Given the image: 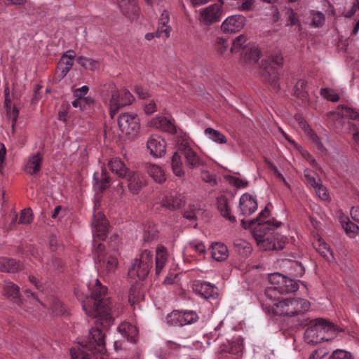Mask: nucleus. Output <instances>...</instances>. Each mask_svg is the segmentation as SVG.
<instances>
[{
    "label": "nucleus",
    "instance_id": "nucleus-11",
    "mask_svg": "<svg viewBox=\"0 0 359 359\" xmlns=\"http://www.w3.org/2000/svg\"><path fill=\"white\" fill-rule=\"evenodd\" d=\"M92 226L96 237L101 240H104L107 237L108 221L102 212H98L94 213Z\"/></svg>",
    "mask_w": 359,
    "mask_h": 359
},
{
    "label": "nucleus",
    "instance_id": "nucleus-5",
    "mask_svg": "<svg viewBox=\"0 0 359 359\" xmlns=\"http://www.w3.org/2000/svg\"><path fill=\"white\" fill-rule=\"evenodd\" d=\"M152 255L149 250H144L140 259H135L128 270L131 278L137 277L139 280H144L152 266Z\"/></svg>",
    "mask_w": 359,
    "mask_h": 359
},
{
    "label": "nucleus",
    "instance_id": "nucleus-3",
    "mask_svg": "<svg viewBox=\"0 0 359 359\" xmlns=\"http://www.w3.org/2000/svg\"><path fill=\"white\" fill-rule=\"evenodd\" d=\"M342 331L337 325L323 318H316L310 322L304 332V341L311 345L317 344L324 340H328L325 336V332Z\"/></svg>",
    "mask_w": 359,
    "mask_h": 359
},
{
    "label": "nucleus",
    "instance_id": "nucleus-23",
    "mask_svg": "<svg viewBox=\"0 0 359 359\" xmlns=\"http://www.w3.org/2000/svg\"><path fill=\"white\" fill-rule=\"evenodd\" d=\"M122 13L128 18H133L137 14L138 7L135 0H116Z\"/></svg>",
    "mask_w": 359,
    "mask_h": 359
},
{
    "label": "nucleus",
    "instance_id": "nucleus-61",
    "mask_svg": "<svg viewBox=\"0 0 359 359\" xmlns=\"http://www.w3.org/2000/svg\"><path fill=\"white\" fill-rule=\"evenodd\" d=\"M318 196L323 201L327 200L329 198V195L327 192V189L320 183L319 186L314 188Z\"/></svg>",
    "mask_w": 359,
    "mask_h": 359
},
{
    "label": "nucleus",
    "instance_id": "nucleus-17",
    "mask_svg": "<svg viewBox=\"0 0 359 359\" xmlns=\"http://www.w3.org/2000/svg\"><path fill=\"white\" fill-rule=\"evenodd\" d=\"M149 126L152 128L170 134H175L177 133L174 123L164 116H157L154 118L149 121Z\"/></svg>",
    "mask_w": 359,
    "mask_h": 359
},
{
    "label": "nucleus",
    "instance_id": "nucleus-16",
    "mask_svg": "<svg viewBox=\"0 0 359 359\" xmlns=\"http://www.w3.org/2000/svg\"><path fill=\"white\" fill-rule=\"evenodd\" d=\"M281 222H277L275 224H272L270 220L262 222H257V225L252 228L253 236L255 240L261 239L263 237L267 236L269 234H272V232H276L275 227H279Z\"/></svg>",
    "mask_w": 359,
    "mask_h": 359
},
{
    "label": "nucleus",
    "instance_id": "nucleus-58",
    "mask_svg": "<svg viewBox=\"0 0 359 359\" xmlns=\"http://www.w3.org/2000/svg\"><path fill=\"white\" fill-rule=\"evenodd\" d=\"M341 107L344 109V111L342 112V116L347 117L350 119H356L359 117V114L357 111H354L351 108H348L346 106L341 105Z\"/></svg>",
    "mask_w": 359,
    "mask_h": 359
},
{
    "label": "nucleus",
    "instance_id": "nucleus-12",
    "mask_svg": "<svg viewBox=\"0 0 359 359\" xmlns=\"http://www.w3.org/2000/svg\"><path fill=\"white\" fill-rule=\"evenodd\" d=\"M125 178L128 181V187L131 193L137 194L146 184L144 176L138 172L130 170Z\"/></svg>",
    "mask_w": 359,
    "mask_h": 359
},
{
    "label": "nucleus",
    "instance_id": "nucleus-59",
    "mask_svg": "<svg viewBox=\"0 0 359 359\" xmlns=\"http://www.w3.org/2000/svg\"><path fill=\"white\" fill-rule=\"evenodd\" d=\"M269 216V210L266 207L259 215V216L253 219L250 220L249 226L255 225L257 222H264L262 219H266Z\"/></svg>",
    "mask_w": 359,
    "mask_h": 359
},
{
    "label": "nucleus",
    "instance_id": "nucleus-21",
    "mask_svg": "<svg viewBox=\"0 0 359 359\" xmlns=\"http://www.w3.org/2000/svg\"><path fill=\"white\" fill-rule=\"evenodd\" d=\"M284 277V276L279 273H274L269 276V281L272 286L268 287L266 290L265 295L267 299L273 300V294L278 292L279 287L281 286Z\"/></svg>",
    "mask_w": 359,
    "mask_h": 359
},
{
    "label": "nucleus",
    "instance_id": "nucleus-2",
    "mask_svg": "<svg viewBox=\"0 0 359 359\" xmlns=\"http://www.w3.org/2000/svg\"><path fill=\"white\" fill-rule=\"evenodd\" d=\"M272 304L266 303L271 308L273 314L294 317L304 314L310 308V302L302 298H287L276 302L272 300Z\"/></svg>",
    "mask_w": 359,
    "mask_h": 359
},
{
    "label": "nucleus",
    "instance_id": "nucleus-44",
    "mask_svg": "<svg viewBox=\"0 0 359 359\" xmlns=\"http://www.w3.org/2000/svg\"><path fill=\"white\" fill-rule=\"evenodd\" d=\"M72 104L74 107L79 108L80 110H84L94 104V100L90 97H76Z\"/></svg>",
    "mask_w": 359,
    "mask_h": 359
},
{
    "label": "nucleus",
    "instance_id": "nucleus-33",
    "mask_svg": "<svg viewBox=\"0 0 359 359\" xmlns=\"http://www.w3.org/2000/svg\"><path fill=\"white\" fill-rule=\"evenodd\" d=\"M299 288L298 283L289 278L284 277L281 286L279 287L278 293L279 294H287L297 291Z\"/></svg>",
    "mask_w": 359,
    "mask_h": 359
},
{
    "label": "nucleus",
    "instance_id": "nucleus-35",
    "mask_svg": "<svg viewBox=\"0 0 359 359\" xmlns=\"http://www.w3.org/2000/svg\"><path fill=\"white\" fill-rule=\"evenodd\" d=\"M314 248L325 259L330 261L333 257L332 250L324 241L319 238L314 245Z\"/></svg>",
    "mask_w": 359,
    "mask_h": 359
},
{
    "label": "nucleus",
    "instance_id": "nucleus-57",
    "mask_svg": "<svg viewBox=\"0 0 359 359\" xmlns=\"http://www.w3.org/2000/svg\"><path fill=\"white\" fill-rule=\"evenodd\" d=\"M344 229L351 237H354L358 232V226L351 222H346L344 225Z\"/></svg>",
    "mask_w": 359,
    "mask_h": 359
},
{
    "label": "nucleus",
    "instance_id": "nucleus-14",
    "mask_svg": "<svg viewBox=\"0 0 359 359\" xmlns=\"http://www.w3.org/2000/svg\"><path fill=\"white\" fill-rule=\"evenodd\" d=\"M245 21V18L243 15H232L222 22L221 29L224 33H235L243 27Z\"/></svg>",
    "mask_w": 359,
    "mask_h": 359
},
{
    "label": "nucleus",
    "instance_id": "nucleus-36",
    "mask_svg": "<svg viewBox=\"0 0 359 359\" xmlns=\"http://www.w3.org/2000/svg\"><path fill=\"white\" fill-rule=\"evenodd\" d=\"M261 57V52L257 47H248L243 53V58L246 62L256 63Z\"/></svg>",
    "mask_w": 359,
    "mask_h": 359
},
{
    "label": "nucleus",
    "instance_id": "nucleus-32",
    "mask_svg": "<svg viewBox=\"0 0 359 359\" xmlns=\"http://www.w3.org/2000/svg\"><path fill=\"white\" fill-rule=\"evenodd\" d=\"M217 208L220 212L222 216L230 222H235V217L231 215L230 208L228 203V200L224 196H221L217 198Z\"/></svg>",
    "mask_w": 359,
    "mask_h": 359
},
{
    "label": "nucleus",
    "instance_id": "nucleus-27",
    "mask_svg": "<svg viewBox=\"0 0 359 359\" xmlns=\"http://www.w3.org/2000/svg\"><path fill=\"white\" fill-rule=\"evenodd\" d=\"M43 156L40 153L33 155L28 160L25 171L29 175H34L40 171Z\"/></svg>",
    "mask_w": 359,
    "mask_h": 359
},
{
    "label": "nucleus",
    "instance_id": "nucleus-10",
    "mask_svg": "<svg viewBox=\"0 0 359 359\" xmlns=\"http://www.w3.org/2000/svg\"><path fill=\"white\" fill-rule=\"evenodd\" d=\"M150 154L155 158L162 157L166 151L165 140L158 135H151L147 142Z\"/></svg>",
    "mask_w": 359,
    "mask_h": 359
},
{
    "label": "nucleus",
    "instance_id": "nucleus-60",
    "mask_svg": "<svg viewBox=\"0 0 359 359\" xmlns=\"http://www.w3.org/2000/svg\"><path fill=\"white\" fill-rule=\"evenodd\" d=\"M327 355L328 352L327 350L325 348H321L313 351L309 359H325V357H326Z\"/></svg>",
    "mask_w": 359,
    "mask_h": 359
},
{
    "label": "nucleus",
    "instance_id": "nucleus-38",
    "mask_svg": "<svg viewBox=\"0 0 359 359\" xmlns=\"http://www.w3.org/2000/svg\"><path fill=\"white\" fill-rule=\"evenodd\" d=\"M171 166L174 174L177 177H183L184 171L182 168L181 156L177 152H175L171 160Z\"/></svg>",
    "mask_w": 359,
    "mask_h": 359
},
{
    "label": "nucleus",
    "instance_id": "nucleus-31",
    "mask_svg": "<svg viewBox=\"0 0 359 359\" xmlns=\"http://www.w3.org/2000/svg\"><path fill=\"white\" fill-rule=\"evenodd\" d=\"M147 174L157 183L162 184L165 181L164 171L161 167L154 164H148L146 167Z\"/></svg>",
    "mask_w": 359,
    "mask_h": 359
},
{
    "label": "nucleus",
    "instance_id": "nucleus-18",
    "mask_svg": "<svg viewBox=\"0 0 359 359\" xmlns=\"http://www.w3.org/2000/svg\"><path fill=\"white\" fill-rule=\"evenodd\" d=\"M239 205L242 215L250 216L257 209L256 200L249 194H244L240 198Z\"/></svg>",
    "mask_w": 359,
    "mask_h": 359
},
{
    "label": "nucleus",
    "instance_id": "nucleus-37",
    "mask_svg": "<svg viewBox=\"0 0 359 359\" xmlns=\"http://www.w3.org/2000/svg\"><path fill=\"white\" fill-rule=\"evenodd\" d=\"M204 133L212 141L217 144H225L227 141L226 137L220 133L219 130H215L212 128H207L204 130Z\"/></svg>",
    "mask_w": 359,
    "mask_h": 359
},
{
    "label": "nucleus",
    "instance_id": "nucleus-4",
    "mask_svg": "<svg viewBox=\"0 0 359 359\" xmlns=\"http://www.w3.org/2000/svg\"><path fill=\"white\" fill-rule=\"evenodd\" d=\"M283 57L280 51L272 53L264 62L262 61L261 74L264 81H267L274 88H279L278 84V72L275 66L280 68L283 66Z\"/></svg>",
    "mask_w": 359,
    "mask_h": 359
},
{
    "label": "nucleus",
    "instance_id": "nucleus-7",
    "mask_svg": "<svg viewBox=\"0 0 359 359\" xmlns=\"http://www.w3.org/2000/svg\"><path fill=\"white\" fill-rule=\"evenodd\" d=\"M118 125L123 133L126 135H136L140 128V119L136 114L123 113L119 115Z\"/></svg>",
    "mask_w": 359,
    "mask_h": 359
},
{
    "label": "nucleus",
    "instance_id": "nucleus-29",
    "mask_svg": "<svg viewBox=\"0 0 359 359\" xmlns=\"http://www.w3.org/2000/svg\"><path fill=\"white\" fill-rule=\"evenodd\" d=\"M212 257L217 262L225 260L229 256L227 247L221 243H215L211 245Z\"/></svg>",
    "mask_w": 359,
    "mask_h": 359
},
{
    "label": "nucleus",
    "instance_id": "nucleus-24",
    "mask_svg": "<svg viewBox=\"0 0 359 359\" xmlns=\"http://www.w3.org/2000/svg\"><path fill=\"white\" fill-rule=\"evenodd\" d=\"M95 189L103 191L107 189L110 184V178L105 169H101L100 172H95L93 175Z\"/></svg>",
    "mask_w": 359,
    "mask_h": 359
},
{
    "label": "nucleus",
    "instance_id": "nucleus-30",
    "mask_svg": "<svg viewBox=\"0 0 359 359\" xmlns=\"http://www.w3.org/2000/svg\"><path fill=\"white\" fill-rule=\"evenodd\" d=\"M100 94L103 99H109V102H114L117 98H118V89L113 83H109L103 85L100 90Z\"/></svg>",
    "mask_w": 359,
    "mask_h": 359
},
{
    "label": "nucleus",
    "instance_id": "nucleus-43",
    "mask_svg": "<svg viewBox=\"0 0 359 359\" xmlns=\"http://www.w3.org/2000/svg\"><path fill=\"white\" fill-rule=\"evenodd\" d=\"M166 323L172 326H183L182 311H174L166 317Z\"/></svg>",
    "mask_w": 359,
    "mask_h": 359
},
{
    "label": "nucleus",
    "instance_id": "nucleus-42",
    "mask_svg": "<svg viewBox=\"0 0 359 359\" xmlns=\"http://www.w3.org/2000/svg\"><path fill=\"white\" fill-rule=\"evenodd\" d=\"M247 41V37L244 34L237 36L232 42V46L230 48V52H237L240 49H243L245 51L248 48Z\"/></svg>",
    "mask_w": 359,
    "mask_h": 359
},
{
    "label": "nucleus",
    "instance_id": "nucleus-54",
    "mask_svg": "<svg viewBox=\"0 0 359 359\" xmlns=\"http://www.w3.org/2000/svg\"><path fill=\"white\" fill-rule=\"evenodd\" d=\"M229 44L226 40L223 38L218 37L215 42V50L220 55H224L226 52Z\"/></svg>",
    "mask_w": 359,
    "mask_h": 359
},
{
    "label": "nucleus",
    "instance_id": "nucleus-48",
    "mask_svg": "<svg viewBox=\"0 0 359 359\" xmlns=\"http://www.w3.org/2000/svg\"><path fill=\"white\" fill-rule=\"evenodd\" d=\"M320 94L323 98L330 102H336L339 100L338 93L334 89L330 88H321Z\"/></svg>",
    "mask_w": 359,
    "mask_h": 359
},
{
    "label": "nucleus",
    "instance_id": "nucleus-13",
    "mask_svg": "<svg viewBox=\"0 0 359 359\" xmlns=\"http://www.w3.org/2000/svg\"><path fill=\"white\" fill-rule=\"evenodd\" d=\"M222 15V6L219 4L210 5L201 11V20L206 25L219 21Z\"/></svg>",
    "mask_w": 359,
    "mask_h": 359
},
{
    "label": "nucleus",
    "instance_id": "nucleus-53",
    "mask_svg": "<svg viewBox=\"0 0 359 359\" xmlns=\"http://www.w3.org/2000/svg\"><path fill=\"white\" fill-rule=\"evenodd\" d=\"M237 8L240 11H250L255 8V0H239Z\"/></svg>",
    "mask_w": 359,
    "mask_h": 359
},
{
    "label": "nucleus",
    "instance_id": "nucleus-55",
    "mask_svg": "<svg viewBox=\"0 0 359 359\" xmlns=\"http://www.w3.org/2000/svg\"><path fill=\"white\" fill-rule=\"evenodd\" d=\"M330 359H354L349 352L342 349H337L332 352Z\"/></svg>",
    "mask_w": 359,
    "mask_h": 359
},
{
    "label": "nucleus",
    "instance_id": "nucleus-15",
    "mask_svg": "<svg viewBox=\"0 0 359 359\" xmlns=\"http://www.w3.org/2000/svg\"><path fill=\"white\" fill-rule=\"evenodd\" d=\"M180 149L185 158L186 164L189 168L194 169L203 165V160L187 143L184 144H182Z\"/></svg>",
    "mask_w": 359,
    "mask_h": 359
},
{
    "label": "nucleus",
    "instance_id": "nucleus-40",
    "mask_svg": "<svg viewBox=\"0 0 359 359\" xmlns=\"http://www.w3.org/2000/svg\"><path fill=\"white\" fill-rule=\"evenodd\" d=\"M167 260V253L165 248L158 249L156 255V273L158 275Z\"/></svg>",
    "mask_w": 359,
    "mask_h": 359
},
{
    "label": "nucleus",
    "instance_id": "nucleus-25",
    "mask_svg": "<svg viewBox=\"0 0 359 359\" xmlns=\"http://www.w3.org/2000/svg\"><path fill=\"white\" fill-rule=\"evenodd\" d=\"M118 330L121 335L126 337L128 341L133 343L136 342L138 330L135 325L129 323H123L118 326Z\"/></svg>",
    "mask_w": 359,
    "mask_h": 359
},
{
    "label": "nucleus",
    "instance_id": "nucleus-19",
    "mask_svg": "<svg viewBox=\"0 0 359 359\" xmlns=\"http://www.w3.org/2000/svg\"><path fill=\"white\" fill-rule=\"evenodd\" d=\"M185 204L184 197L181 194H170L165 196L161 202V205L170 210H175L181 208Z\"/></svg>",
    "mask_w": 359,
    "mask_h": 359
},
{
    "label": "nucleus",
    "instance_id": "nucleus-63",
    "mask_svg": "<svg viewBox=\"0 0 359 359\" xmlns=\"http://www.w3.org/2000/svg\"><path fill=\"white\" fill-rule=\"evenodd\" d=\"M72 68L64 66L62 63H58L57 73L60 79H63Z\"/></svg>",
    "mask_w": 359,
    "mask_h": 359
},
{
    "label": "nucleus",
    "instance_id": "nucleus-46",
    "mask_svg": "<svg viewBox=\"0 0 359 359\" xmlns=\"http://www.w3.org/2000/svg\"><path fill=\"white\" fill-rule=\"evenodd\" d=\"M134 97L132 94L126 89L121 91V95L118 94V98L116 99L117 104L121 107L130 104Z\"/></svg>",
    "mask_w": 359,
    "mask_h": 359
},
{
    "label": "nucleus",
    "instance_id": "nucleus-20",
    "mask_svg": "<svg viewBox=\"0 0 359 359\" xmlns=\"http://www.w3.org/2000/svg\"><path fill=\"white\" fill-rule=\"evenodd\" d=\"M243 350V339L238 337L233 341L227 340L219 346L220 353H229L233 355H238Z\"/></svg>",
    "mask_w": 359,
    "mask_h": 359
},
{
    "label": "nucleus",
    "instance_id": "nucleus-39",
    "mask_svg": "<svg viewBox=\"0 0 359 359\" xmlns=\"http://www.w3.org/2000/svg\"><path fill=\"white\" fill-rule=\"evenodd\" d=\"M233 246L235 250L244 257L248 256L252 251L250 244L244 240L238 239L235 241Z\"/></svg>",
    "mask_w": 359,
    "mask_h": 359
},
{
    "label": "nucleus",
    "instance_id": "nucleus-9",
    "mask_svg": "<svg viewBox=\"0 0 359 359\" xmlns=\"http://www.w3.org/2000/svg\"><path fill=\"white\" fill-rule=\"evenodd\" d=\"M193 290L206 299H215L219 295L217 287L205 281H196Z\"/></svg>",
    "mask_w": 359,
    "mask_h": 359
},
{
    "label": "nucleus",
    "instance_id": "nucleus-49",
    "mask_svg": "<svg viewBox=\"0 0 359 359\" xmlns=\"http://www.w3.org/2000/svg\"><path fill=\"white\" fill-rule=\"evenodd\" d=\"M50 309L54 316H62L65 313V310L62 302L57 298L53 297L50 302Z\"/></svg>",
    "mask_w": 359,
    "mask_h": 359
},
{
    "label": "nucleus",
    "instance_id": "nucleus-6",
    "mask_svg": "<svg viewBox=\"0 0 359 359\" xmlns=\"http://www.w3.org/2000/svg\"><path fill=\"white\" fill-rule=\"evenodd\" d=\"M92 328L89 331V335L87 339L79 341L81 346L92 353H104L106 352L105 348V334L97 327Z\"/></svg>",
    "mask_w": 359,
    "mask_h": 359
},
{
    "label": "nucleus",
    "instance_id": "nucleus-64",
    "mask_svg": "<svg viewBox=\"0 0 359 359\" xmlns=\"http://www.w3.org/2000/svg\"><path fill=\"white\" fill-rule=\"evenodd\" d=\"M88 87L87 86H83L74 90V96L78 98L84 97L83 96L88 93Z\"/></svg>",
    "mask_w": 359,
    "mask_h": 359
},
{
    "label": "nucleus",
    "instance_id": "nucleus-26",
    "mask_svg": "<svg viewBox=\"0 0 359 359\" xmlns=\"http://www.w3.org/2000/svg\"><path fill=\"white\" fill-rule=\"evenodd\" d=\"M109 167L112 172L121 178H125L130 170L119 158H114L109 161Z\"/></svg>",
    "mask_w": 359,
    "mask_h": 359
},
{
    "label": "nucleus",
    "instance_id": "nucleus-8",
    "mask_svg": "<svg viewBox=\"0 0 359 359\" xmlns=\"http://www.w3.org/2000/svg\"><path fill=\"white\" fill-rule=\"evenodd\" d=\"M255 241L262 250H280L284 248L286 238L277 232H272V234Z\"/></svg>",
    "mask_w": 359,
    "mask_h": 359
},
{
    "label": "nucleus",
    "instance_id": "nucleus-45",
    "mask_svg": "<svg viewBox=\"0 0 359 359\" xmlns=\"http://www.w3.org/2000/svg\"><path fill=\"white\" fill-rule=\"evenodd\" d=\"M77 62L86 70L95 71L97 68V62L91 58L80 56L77 57Z\"/></svg>",
    "mask_w": 359,
    "mask_h": 359
},
{
    "label": "nucleus",
    "instance_id": "nucleus-50",
    "mask_svg": "<svg viewBox=\"0 0 359 359\" xmlns=\"http://www.w3.org/2000/svg\"><path fill=\"white\" fill-rule=\"evenodd\" d=\"M182 314L183 318V325L195 323L198 318L197 313L193 311H182Z\"/></svg>",
    "mask_w": 359,
    "mask_h": 359
},
{
    "label": "nucleus",
    "instance_id": "nucleus-22",
    "mask_svg": "<svg viewBox=\"0 0 359 359\" xmlns=\"http://www.w3.org/2000/svg\"><path fill=\"white\" fill-rule=\"evenodd\" d=\"M22 269V264L14 259L0 257V271L16 273Z\"/></svg>",
    "mask_w": 359,
    "mask_h": 359
},
{
    "label": "nucleus",
    "instance_id": "nucleus-34",
    "mask_svg": "<svg viewBox=\"0 0 359 359\" xmlns=\"http://www.w3.org/2000/svg\"><path fill=\"white\" fill-rule=\"evenodd\" d=\"M307 82L304 80H298L294 88V95L302 101H306L309 97L306 90Z\"/></svg>",
    "mask_w": 359,
    "mask_h": 359
},
{
    "label": "nucleus",
    "instance_id": "nucleus-1",
    "mask_svg": "<svg viewBox=\"0 0 359 359\" xmlns=\"http://www.w3.org/2000/svg\"><path fill=\"white\" fill-rule=\"evenodd\" d=\"M89 294L83 302V309L86 314L93 318L104 328L109 327L118 314L114 309L110 299L107 297V288L101 285L98 279L89 283Z\"/></svg>",
    "mask_w": 359,
    "mask_h": 359
},
{
    "label": "nucleus",
    "instance_id": "nucleus-41",
    "mask_svg": "<svg viewBox=\"0 0 359 359\" xmlns=\"http://www.w3.org/2000/svg\"><path fill=\"white\" fill-rule=\"evenodd\" d=\"M203 212H204V211L202 208L195 205H189L187 210H184L183 216L190 221H195L198 219V215Z\"/></svg>",
    "mask_w": 359,
    "mask_h": 359
},
{
    "label": "nucleus",
    "instance_id": "nucleus-28",
    "mask_svg": "<svg viewBox=\"0 0 359 359\" xmlns=\"http://www.w3.org/2000/svg\"><path fill=\"white\" fill-rule=\"evenodd\" d=\"M20 290L18 285L11 283H5L4 285V294L10 299L13 303L20 305Z\"/></svg>",
    "mask_w": 359,
    "mask_h": 359
},
{
    "label": "nucleus",
    "instance_id": "nucleus-51",
    "mask_svg": "<svg viewBox=\"0 0 359 359\" xmlns=\"http://www.w3.org/2000/svg\"><path fill=\"white\" fill-rule=\"evenodd\" d=\"M32 220V213L30 208H25L20 212L18 224H28Z\"/></svg>",
    "mask_w": 359,
    "mask_h": 359
},
{
    "label": "nucleus",
    "instance_id": "nucleus-47",
    "mask_svg": "<svg viewBox=\"0 0 359 359\" xmlns=\"http://www.w3.org/2000/svg\"><path fill=\"white\" fill-rule=\"evenodd\" d=\"M310 14L311 18V25L319 27L325 23V18L323 13L312 10L310 11Z\"/></svg>",
    "mask_w": 359,
    "mask_h": 359
},
{
    "label": "nucleus",
    "instance_id": "nucleus-56",
    "mask_svg": "<svg viewBox=\"0 0 359 359\" xmlns=\"http://www.w3.org/2000/svg\"><path fill=\"white\" fill-rule=\"evenodd\" d=\"M102 262H103V264L105 266L107 272L113 271L118 264L116 258L111 256H109L107 258V260H105V259L103 257L102 259Z\"/></svg>",
    "mask_w": 359,
    "mask_h": 359
},
{
    "label": "nucleus",
    "instance_id": "nucleus-52",
    "mask_svg": "<svg viewBox=\"0 0 359 359\" xmlns=\"http://www.w3.org/2000/svg\"><path fill=\"white\" fill-rule=\"evenodd\" d=\"M19 116V110L15 107L9 108L6 110V116L12 121L11 130L12 133L15 132V127Z\"/></svg>",
    "mask_w": 359,
    "mask_h": 359
},
{
    "label": "nucleus",
    "instance_id": "nucleus-62",
    "mask_svg": "<svg viewBox=\"0 0 359 359\" xmlns=\"http://www.w3.org/2000/svg\"><path fill=\"white\" fill-rule=\"evenodd\" d=\"M304 177H306L308 183L313 188L319 186L321 183V180L319 178L316 179L315 177L311 175L309 172H306V171L304 172Z\"/></svg>",
    "mask_w": 359,
    "mask_h": 359
}]
</instances>
